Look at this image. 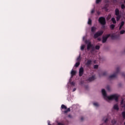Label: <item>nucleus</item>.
I'll use <instances>...</instances> for the list:
<instances>
[{
  "label": "nucleus",
  "instance_id": "obj_47",
  "mask_svg": "<svg viewBox=\"0 0 125 125\" xmlns=\"http://www.w3.org/2000/svg\"><path fill=\"white\" fill-rule=\"evenodd\" d=\"M68 116L70 117V115H69Z\"/></svg>",
  "mask_w": 125,
  "mask_h": 125
},
{
  "label": "nucleus",
  "instance_id": "obj_23",
  "mask_svg": "<svg viewBox=\"0 0 125 125\" xmlns=\"http://www.w3.org/2000/svg\"><path fill=\"white\" fill-rule=\"evenodd\" d=\"M122 118L124 119V120L125 119V111H123L122 112Z\"/></svg>",
  "mask_w": 125,
  "mask_h": 125
},
{
  "label": "nucleus",
  "instance_id": "obj_9",
  "mask_svg": "<svg viewBox=\"0 0 125 125\" xmlns=\"http://www.w3.org/2000/svg\"><path fill=\"white\" fill-rule=\"evenodd\" d=\"M108 118H106L105 119V118H104L103 119V121L104 122L102 125H108Z\"/></svg>",
  "mask_w": 125,
  "mask_h": 125
},
{
  "label": "nucleus",
  "instance_id": "obj_1",
  "mask_svg": "<svg viewBox=\"0 0 125 125\" xmlns=\"http://www.w3.org/2000/svg\"><path fill=\"white\" fill-rule=\"evenodd\" d=\"M102 93L104 99H108V100H115L116 102H118L119 101V95L117 94L112 95L110 96H107L106 91L104 89H103L102 90Z\"/></svg>",
  "mask_w": 125,
  "mask_h": 125
},
{
  "label": "nucleus",
  "instance_id": "obj_15",
  "mask_svg": "<svg viewBox=\"0 0 125 125\" xmlns=\"http://www.w3.org/2000/svg\"><path fill=\"white\" fill-rule=\"evenodd\" d=\"M113 109H114V110H117V111H119V106L118 105V104H115L113 106Z\"/></svg>",
  "mask_w": 125,
  "mask_h": 125
},
{
  "label": "nucleus",
  "instance_id": "obj_34",
  "mask_svg": "<svg viewBox=\"0 0 125 125\" xmlns=\"http://www.w3.org/2000/svg\"><path fill=\"white\" fill-rule=\"evenodd\" d=\"M94 69H98V65H97V64L94 65Z\"/></svg>",
  "mask_w": 125,
  "mask_h": 125
},
{
  "label": "nucleus",
  "instance_id": "obj_13",
  "mask_svg": "<svg viewBox=\"0 0 125 125\" xmlns=\"http://www.w3.org/2000/svg\"><path fill=\"white\" fill-rule=\"evenodd\" d=\"M115 14L116 16L118 15H120V10L118 8H116L115 10Z\"/></svg>",
  "mask_w": 125,
  "mask_h": 125
},
{
  "label": "nucleus",
  "instance_id": "obj_14",
  "mask_svg": "<svg viewBox=\"0 0 125 125\" xmlns=\"http://www.w3.org/2000/svg\"><path fill=\"white\" fill-rule=\"evenodd\" d=\"M76 74H77V71L72 70L71 72V75L72 77H74V76H75L76 75Z\"/></svg>",
  "mask_w": 125,
  "mask_h": 125
},
{
  "label": "nucleus",
  "instance_id": "obj_5",
  "mask_svg": "<svg viewBox=\"0 0 125 125\" xmlns=\"http://www.w3.org/2000/svg\"><path fill=\"white\" fill-rule=\"evenodd\" d=\"M103 35V31H100L96 32L93 36L94 39H97L98 37H100V36H102Z\"/></svg>",
  "mask_w": 125,
  "mask_h": 125
},
{
  "label": "nucleus",
  "instance_id": "obj_8",
  "mask_svg": "<svg viewBox=\"0 0 125 125\" xmlns=\"http://www.w3.org/2000/svg\"><path fill=\"white\" fill-rule=\"evenodd\" d=\"M84 70H83V67H81L79 69V77H82L83 75Z\"/></svg>",
  "mask_w": 125,
  "mask_h": 125
},
{
  "label": "nucleus",
  "instance_id": "obj_30",
  "mask_svg": "<svg viewBox=\"0 0 125 125\" xmlns=\"http://www.w3.org/2000/svg\"><path fill=\"white\" fill-rule=\"evenodd\" d=\"M94 106H95L96 107H98L99 106V104L97 103H94L93 104Z\"/></svg>",
  "mask_w": 125,
  "mask_h": 125
},
{
  "label": "nucleus",
  "instance_id": "obj_2",
  "mask_svg": "<svg viewBox=\"0 0 125 125\" xmlns=\"http://www.w3.org/2000/svg\"><path fill=\"white\" fill-rule=\"evenodd\" d=\"M98 21L102 25L103 28H105V25H106V19L104 17H101L99 18Z\"/></svg>",
  "mask_w": 125,
  "mask_h": 125
},
{
  "label": "nucleus",
  "instance_id": "obj_41",
  "mask_svg": "<svg viewBox=\"0 0 125 125\" xmlns=\"http://www.w3.org/2000/svg\"><path fill=\"white\" fill-rule=\"evenodd\" d=\"M123 28V26H121V25L119 27V30H122V28Z\"/></svg>",
  "mask_w": 125,
  "mask_h": 125
},
{
  "label": "nucleus",
  "instance_id": "obj_16",
  "mask_svg": "<svg viewBox=\"0 0 125 125\" xmlns=\"http://www.w3.org/2000/svg\"><path fill=\"white\" fill-rule=\"evenodd\" d=\"M111 21L113 24H116L117 23V21H116V19L115 18H111Z\"/></svg>",
  "mask_w": 125,
  "mask_h": 125
},
{
  "label": "nucleus",
  "instance_id": "obj_29",
  "mask_svg": "<svg viewBox=\"0 0 125 125\" xmlns=\"http://www.w3.org/2000/svg\"><path fill=\"white\" fill-rule=\"evenodd\" d=\"M102 0H96V3L97 4H98V3H99L100 2H101Z\"/></svg>",
  "mask_w": 125,
  "mask_h": 125
},
{
  "label": "nucleus",
  "instance_id": "obj_25",
  "mask_svg": "<svg viewBox=\"0 0 125 125\" xmlns=\"http://www.w3.org/2000/svg\"><path fill=\"white\" fill-rule=\"evenodd\" d=\"M95 49H97V50H99V49H100V46H99V45H96Z\"/></svg>",
  "mask_w": 125,
  "mask_h": 125
},
{
  "label": "nucleus",
  "instance_id": "obj_32",
  "mask_svg": "<svg viewBox=\"0 0 125 125\" xmlns=\"http://www.w3.org/2000/svg\"><path fill=\"white\" fill-rule=\"evenodd\" d=\"M125 5L124 4H121V9H125Z\"/></svg>",
  "mask_w": 125,
  "mask_h": 125
},
{
  "label": "nucleus",
  "instance_id": "obj_7",
  "mask_svg": "<svg viewBox=\"0 0 125 125\" xmlns=\"http://www.w3.org/2000/svg\"><path fill=\"white\" fill-rule=\"evenodd\" d=\"M91 64H92V61L91 60H87V62L85 63V65L87 68H90Z\"/></svg>",
  "mask_w": 125,
  "mask_h": 125
},
{
  "label": "nucleus",
  "instance_id": "obj_45",
  "mask_svg": "<svg viewBox=\"0 0 125 125\" xmlns=\"http://www.w3.org/2000/svg\"><path fill=\"white\" fill-rule=\"evenodd\" d=\"M48 125H51V124H50V121H49V122H48Z\"/></svg>",
  "mask_w": 125,
  "mask_h": 125
},
{
  "label": "nucleus",
  "instance_id": "obj_6",
  "mask_svg": "<svg viewBox=\"0 0 125 125\" xmlns=\"http://www.w3.org/2000/svg\"><path fill=\"white\" fill-rule=\"evenodd\" d=\"M111 37V34H107L106 35V37H103V43H105L106 42H107V40H108V38H110Z\"/></svg>",
  "mask_w": 125,
  "mask_h": 125
},
{
  "label": "nucleus",
  "instance_id": "obj_28",
  "mask_svg": "<svg viewBox=\"0 0 125 125\" xmlns=\"http://www.w3.org/2000/svg\"><path fill=\"white\" fill-rule=\"evenodd\" d=\"M124 25H125V21H121L120 26H121V27H123Z\"/></svg>",
  "mask_w": 125,
  "mask_h": 125
},
{
  "label": "nucleus",
  "instance_id": "obj_33",
  "mask_svg": "<svg viewBox=\"0 0 125 125\" xmlns=\"http://www.w3.org/2000/svg\"><path fill=\"white\" fill-rule=\"evenodd\" d=\"M125 30H121L120 31V35H123V34H125Z\"/></svg>",
  "mask_w": 125,
  "mask_h": 125
},
{
  "label": "nucleus",
  "instance_id": "obj_37",
  "mask_svg": "<svg viewBox=\"0 0 125 125\" xmlns=\"http://www.w3.org/2000/svg\"><path fill=\"white\" fill-rule=\"evenodd\" d=\"M70 84L71 85H73V86H75V83L74 82H71V83H70Z\"/></svg>",
  "mask_w": 125,
  "mask_h": 125
},
{
  "label": "nucleus",
  "instance_id": "obj_20",
  "mask_svg": "<svg viewBox=\"0 0 125 125\" xmlns=\"http://www.w3.org/2000/svg\"><path fill=\"white\" fill-rule=\"evenodd\" d=\"M116 20L117 21H119L120 19H121V15H118V16H116Z\"/></svg>",
  "mask_w": 125,
  "mask_h": 125
},
{
  "label": "nucleus",
  "instance_id": "obj_38",
  "mask_svg": "<svg viewBox=\"0 0 125 125\" xmlns=\"http://www.w3.org/2000/svg\"><path fill=\"white\" fill-rule=\"evenodd\" d=\"M106 89L108 91L110 90V86H106Z\"/></svg>",
  "mask_w": 125,
  "mask_h": 125
},
{
  "label": "nucleus",
  "instance_id": "obj_12",
  "mask_svg": "<svg viewBox=\"0 0 125 125\" xmlns=\"http://www.w3.org/2000/svg\"><path fill=\"white\" fill-rule=\"evenodd\" d=\"M103 76H107V72L104 71L99 74V77H102Z\"/></svg>",
  "mask_w": 125,
  "mask_h": 125
},
{
  "label": "nucleus",
  "instance_id": "obj_24",
  "mask_svg": "<svg viewBox=\"0 0 125 125\" xmlns=\"http://www.w3.org/2000/svg\"><path fill=\"white\" fill-rule=\"evenodd\" d=\"M62 109H65V110L67 109V106L64 104H62L61 106Z\"/></svg>",
  "mask_w": 125,
  "mask_h": 125
},
{
  "label": "nucleus",
  "instance_id": "obj_4",
  "mask_svg": "<svg viewBox=\"0 0 125 125\" xmlns=\"http://www.w3.org/2000/svg\"><path fill=\"white\" fill-rule=\"evenodd\" d=\"M85 43L87 45V50H89L91 47H93V45L92 44H91V42H90V40H85Z\"/></svg>",
  "mask_w": 125,
  "mask_h": 125
},
{
  "label": "nucleus",
  "instance_id": "obj_21",
  "mask_svg": "<svg viewBox=\"0 0 125 125\" xmlns=\"http://www.w3.org/2000/svg\"><path fill=\"white\" fill-rule=\"evenodd\" d=\"M80 64H81V62H76L75 64V67H76L77 68H78V67L80 66Z\"/></svg>",
  "mask_w": 125,
  "mask_h": 125
},
{
  "label": "nucleus",
  "instance_id": "obj_40",
  "mask_svg": "<svg viewBox=\"0 0 125 125\" xmlns=\"http://www.w3.org/2000/svg\"><path fill=\"white\" fill-rule=\"evenodd\" d=\"M91 13L92 14L93 13H94V10H92V11H91Z\"/></svg>",
  "mask_w": 125,
  "mask_h": 125
},
{
  "label": "nucleus",
  "instance_id": "obj_3",
  "mask_svg": "<svg viewBox=\"0 0 125 125\" xmlns=\"http://www.w3.org/2000/svg\"><path fill=\"white\" fill-rule=\"evenodd\" d=\"M120 73V67H117L116 68V71L112 75L109 77V79L110 80L112 79H115L118 76V74Z\"/></svg>",
  "mask_w": 125,
  "mask_h": 125
},
{
  "label": "nucleus",
  "instance_id": "obj_27",
  "mask_svg": "<svg viewBox=\"0 0 125 125\" xmlns=\"http://www.w3.org/2000/svg\"><path fill=\"white\" fill-rule=\"evenodd\" d=\"M91 23H92L91 19H88V24L89 25H91Z\"/></svg>",
  "mask_w": 125,
  "mask_h": 125
},
{
  "label": "nucleus",
  "instance_id": "obj_26",
  "mask_svg": "<svg viewBox=\"0 0 125 125\" xmlns=\"http://www.w3.org/2000/svg\"><path fill=\"white\" fill-rule=\"evenodd\" d=\"M111 123H112V125H115V124H116V123H117V121H116V120H115V119H113L111 121Z\"/></svg>",
  "mask_w": 125,
  "mask_h": 125
},
{
  "label": "nucleus",
  "instance_id": "obj_10",
  "mask_svg": "<svg viewBox=\"0 0 125 125\" xmlns=\"http://www.w3.org/2000/svg\"><path fill=\"white\" fill-rule=\"evenodd\" d=\"M96 78L95 77V75H93L91 77H90L88 79V82H92L93 81H94Z\"/></svg>",
  "mask_w": 125,
  "mask_h": 125
},
{
  "label": "nucleus",
  "instance_id": "obj_39",
  "mask_svg": "<svg viewBox=\"0 0 125 125\" xmlns=\"http://www.w3.org/2000/svg\"><path fill=\"white\" fill-rule=\"evenodd\" d=\"M81 61V57L79 56L78 58H77V61Z\"/></svg>",
  "mask_w": 125,
  "mask_h": 125
},
{
  "label": "nucleus",
  "instance_id": "obj_18",
  "mask_svg": "<svg viewBox=\"0 0 125 125\" xmlns=\"http://www.w3.org/2000/svg\"><path fill=\"white\" fill-rule=\"evenodd\" d=\"M111 38L112 40H115V39H117V36L116 35L112 34L111 36Z\"/></svg>",
  "mask_w": 125,
  "mask_h": 125
},
{
  "label": "nucleus",
  "instance_id": "obj_35",
  "mask_svg": "<svg viewBox=\"0 0 125 125\" xmlns=\"http://www.w3.org/2000/svg\"><path fill=\"white\" fill-rule=\"evenodd\" d=\"M81 50H83V49H84V45H82L81 46Z\"/></svg>",
  "mask_w": 125,
  "mask_h": 125
},
{
  "label": "nucleus",
  "instance_id": "obj_42",
  "mask_svg": "<svg viewBox=\"0 0 125 125\" xmlns=\"http://www.w3.org/2000/svg\"><path fill=\"white\" fill-rule=\"evenodd\" d=\"M97 14H98V15H100V12H99V11H98L97 12Z\"/></svg>",
  "mask_w": 125,
  "mask_h": 125
},
{
  "label": "nucleus",
  "instance_id": "obj_22",
  "mask_svg": "<svg viewBox=\"0 0 125 125\" xmlns=\"http://www.w3.org/2000/svg\"><path fill=\"white\" fill-rule=\"evenodd\" d=\"M115 24H111L110 25V28L111 30H114V29H115Z\"/></svg>",
  "mask_w": 125,
  "mask_h": 125
},
{
  "label": "nucleus",
  "instance_id": "obj_43",
  "mask_svg": "<svg viewBox=\"0 0 125 125\" xmlns=\"http://www.w3.org/2000/svg\"><path fill=\"white\" fill-rule=\"evenodd\" d=\"M77 90V89L76 88H73V91H76Z\"/></svg>",
  "mask_w": 125,
  "mask_h": 125
},
{
  "label": "nucleus",
  "instance_id": "obj_48",
  "mask_svg": "<svg viewBox=\"0 0 125 125\" xmlns=\"http://www.w3.org/2000/svg\"><path fill=\"white\" fill-rule=\"evenodd\" d=\"M125 3V1H124Z\"/></svg>",
  "mask_w": 125,
  "mask_h": 125
},
{
  "label": "nucleus",
  "instance_id": "obj_17",
  "mask_svg": "<svg viewBox=\"0 0 125 125\" xmlns=\"http://www.w3.org/2000/svg\"><path fill=\"white\" fill-rule=\"evenodd\" d=\"M96 27L93 26L91 27V31L92 33H94V32H95V31H96Z\"/></svg>",
  "mask_w": 125,
  "mask_h": 125
},
{
  "label": "nucleus",
  "instance_id": "obj_19",
  "mask_svg": "<svg viewBox=\"0 0 125 125\" xmlns=\"http://www.w3.org/2000/svg\"><path fill=\"white\" fill-rule=\"evenodd\" d=\"M70 111H71V109H70V108H68L67 109V110L64 111H63V113H64V114H67V113L68 112H70Z\"/></svg>",
  "mask_w": 125,
  "mask_h": 125
},
{
  "label": "nucleus",
  "instance_id": "obj_44",
  "mask_svg": "<svg viewBox=\"0 0 125 125\" xmlns=\"http://www.w3.org/2000/svg\"><path fill=\"white\" fill-rule=\"evenodd\" d=\"M81 121H83V117H81Z\"/></svg>",
  "mask_w": 125,
  "mask_h": 125
},
{
  "label": "nucleus",
  "instance_id": "obj_31",
  "mask_svg": "<svg viewBox=\"0 0 125 125\" xmlns=\"http://www.w3.org/2000/svg\"><path fill=\"white\" fill-rule=\"evenodd\" d=\"M57 125H67L65 123H58Z\"/></svg>",
  "mask_w": 125,
  "mask_h": 125
},
{
  "label": "nucleus",
  "instance_id": "obj_11",
  "mask_svg": "<svg viewBox=\"0 0 125 125\" xmlns=\"http://www.w3.org/2000/svg\"><path fill=\"white\" fill-rule=\"evenodd\" d=\"M121 105L122 107V108H124L125 109V102L124 99H122L121 102Z\"/></svg>",
  "mask_w": 125,
  "mask_h": 125
},
{
  "label": "nucleus",
  "instance_id": "obj_46",
  "mask_svg": "<svg viewBox=\"0 0 125 125\" xmlns=\"http://www.w3.org/2000/svg\"><path fill=\"white\" fill-rule=\"evenodd\" d=\"M93 48H94L93 47V48H92V50H93Z\"/></svg>",
  "mask_w": 125,
  "mask_h": 125
},
{
  "label": "nucleus",
  "instance_id": "obj_36",
  "mask_svg": "<svg viewBox=\"0 0 125 125\" xmlns=\"http://www.w3.org/2000/svg\"><path fill=\"white\" fill-rule=\"evenodd\" d=\"M110 18H111V15H109L107 16V18H106V20H109L110 19Z\"/></svg>",
  "mask_w": 125,
  "mask_h": 125
}]
</instances>
